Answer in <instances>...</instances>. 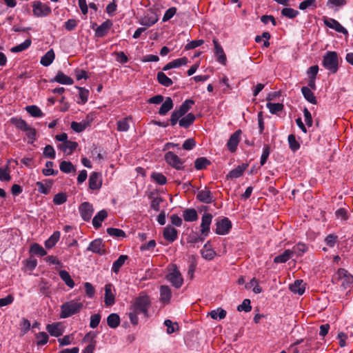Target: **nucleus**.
<instances>
[{
  "mask_svg": "<svg viewBox=\"0 0 353 353\" xmlns=\"http://www.w3.org/2000/svg\"><path fill=\"white\" fill-rule=\"evenodd\" d=\"M307 250V246L305 244H304L303 243H299L293 247V248L291 251L292 252V254H295L297 256H301Z\"/></svg>",
  "mask_w": 353,
  "mask_h": 353,
  "instance_id": "49",
  "label": "nucleus"
},
{
  "mask_svg": "<svg viewBox=\"0 0 353 353\" xmlns=\"http://www.w3.org/2000/svg\"><path fill=\"white\" fill-rule=\"evenodd\" d=\"M266 106L272 114H276L277 112L282 111L283 109V105L280 103H274L269 102L266 104Z\"/></svg>",
  "mask_w": 353,
  "mask_h": 353,
  "instance_id": "54",
  "label": "nucleus"
},
{
  "mask_svg": "<svg viewBox=\"0 0 353 353\" xmlns=\"http://www.w3.org/2000/svg\"><path fill=\"white\" fill-rule=\"evenodd\" d=\"M168 280L172 283L176 288H179L182 284L183 279L179 270L175 268L167 275Z\"/></svg>",
  "mask_w": 353,
  "mask_h": 353,
  "instance_id": "10",
  "label": "nucleus"
},
{
  "mask_svg": "<svg viewBox=\"0 0 353 353\" xmlns=\"http://www.w3.org/2000/svg\"><path fill=\"white\" fill-rule=\"evenodd\" d=\"M158 82L165 87H169L173 84L172 80L167 77L164 72H159L157 75Z\"/></svg>",
  "mask_w": 353,
  "mask_h": 353,
  "instance_id": "37",
  "label": "nucleus"
},
{
  "mask_svg": "<svg viewBox=\"0 0 353 353\" xmlns=\"http://www.w3.org/2000/svg\"><path fill=\"white\" fill-rule=\"evenodd\" d=\"M60 232L59 231L54 232L45 242V246L50 249L55 245L60 238Z\"/></svg>",
  "mask_w": 353,
  "mask_h": 353,
  "instance_id": "41",
  "label": "nucleus"
},
{
  "mask_svg": "<svg viewBox=\"0 0 353 353\" xmlns=\"http://www.w3.org/2000/svg\"><path fill=\"white\" fill-rule=\"evenodd\" d=\"M78 144L75 141H67L58 145V148L67 154H71L77 148Z\"/></svg>",
  "mask_w": 353,
  "mask_h": 353,
  "instance_id": "23",
  "label": "nucleus"
},
{
  "mask_svg": "<svg viewBox=\"0 0 353 353\" xmlns=\"http://www.w3.org/2000/svg\"><path fill=\"white\" fill-rule=\"evenodd\" d=\"M67 201V195L65 193L59 192L54 195L53 202L55 205H61Z\"/></svg>",
  "mask_w": 353,
  "mask_h": 353,
  "instance_id": "59",
  "label": "nucleus"
},
{
  "mask_svg": "<svg viewBox=\"0 0 353 353\" xmlns=\"http://www.w3.org/2000/svg\"><path fill=\"white\" fill-rule=\"evenodd\" d=\"M32 7L33 13L37 17H46L51 13L50 7L41 1H34Z\"/></svg>",
  "mask_w": 353,
  "mask_h": 353,
  "instance_id": "8",
  "label": "nucleus"
},
{
  "mask_svg": "<svg viewBox=\"0 0 353 353\" xmlns=\"http://www.w3.org/2000/svg\"><path fill=\"white\" fill-rule=\"evenodd\" d=\"M150 305V300L148 296L143 295L137 297L130 307L128 316L131 323L133 325L138 324V314H143L145 316H148Z\"/></svg>",
  "mask_w": 353,
  "mask_h": 353,
  "instance_id": "1",
  "label": "nucleus"
},
{
  "mask_svg": "<svg viewBox=\"0 0 353 353\" xmlns=\"http://www.w3.org/2000/svg\"><path fill=\"white\" fill-rule=\"evenodd\" d=\"M163 236L168 241L172 243L177 239L178 232L174 228L167 225L163 230Z\"/></svg>",
  "mask_w": 353,
  "mask_h": 353,
  "instance_id": "20",
  "label": "nucleus"
},
{
  "mask_svg": "<svg viewBox=\"0 0 353 353\" xmlns=\"http://www.w3.org/2000/svg\"><path fill=\"white\" fill-rule=\"evenodd\" d=\"M87 125L86 123H78L76 121H72L71 123V128L77 132H83L87 128Z\"/></svg>",
  "mask_w": 353,
  "mask_h": 353,
  "instance_id": "63",
  "label": "nucleus"
},
{
  "mask_svg": "<svg viewBox=\"0 0 353 353\" xmlns=\"http://www.w3.org/2000/svg\"><path fill=\"white\" fill-rule=\"evenodd\" d=\"M112 26L111 20L108 19L102 23L95 30V36L102 37L105 36Z\"/></svg>",
  "mask_w": 353,
  "mask_h": 353,
  "instance_id": "21",
  "label": "nucleus"
},
{
  "mask_svg": "<svg viewBox=\"0 0 353 353\" xmlns=\"http://www.w3.org/2000/svg\"><path fill=\"white\" fill-rule=\"evenodd\" d=\"M128 119L125 118L123 119L117 121V130L119 132H126L129 129Z\"/></svg>",
  "mask_w": 353,
  "mask_h": 353,
  "instance_id": "58",
  "label": "nucleus"
},
{
  "mask_svg": "<svg viewBox=\"0 0 353 353\" xmlns=\"http://www.w3.org/2000/svg\"><path fill=\"white\" fill-rule=\"evenodd\" d=\"M54 165L52 161H47L46 163V168L43 169L42 173L45 176L56 175L58 173L57 170H54L52 168Z\"/></svg>",
  "mask_w": 353,
  "mask_h": 353,
  "instance_id": "55",
  "label": "nucleus"
},
{
  "mask_svg": "<svg viewBox=\"0 0 353 353\" xmlns=\"http://www.w3.org/2000/svg\"><path fill=\"white\" fill-rule=\"evenodd\" d=\"M183 219L185 221L192 222L197 220L198 214L194 209H186L183 211Z\"/></svg>",
  "mask_w": 353,
  "mask_h": 353,
  "instance_id": "35",
  "label": "nucleus"
},
{
  "mask_svg": "<svg viewBox=\"0 0 353 353\" xmlns=\"http://www.w3.org/2000/svg\"><path fill=\"white\" fill-rule=\"evenodd\" d=\"M194 104V101L192 99H186L182 103L179 109L172 112L170 121L171 125H175L179 119L185 115V114L190 110L192 106Z\"/></svg>",
  "mask_w": 353,
  "mask_h": 353,
  "instance_id": "4",
  "label": "nucleus"
},
{
  "mask_svg": "<svg viewBox=\"0 0 353 353\" xmlns=\"http://www.w3.org/2000/svg\"><path fill=\"white\" fill-rule=\"evenodd\" d=\"M334 280L341 282L343 288L346 289L353 282V276L345 269L339 268L334 276Z\"/></svg>",
  "mask_w": 353,
  "mask_h": 353,
  "instance_id": "5",
  "label": "nucleus"
},
{
  "mask_svg": "<svg viewBox=\"0 0 353 353\" xmlns=\"http://www.w3.org/2000/svg\"><path fill=\"white\" fill-rule=\"evenodd\" d=\"M43 154L46 158L54 159L55 158V151L51 145H47L43 150Z\"/></svg>",
  "mask_w": 353,
  "mask_h": 353,
  "instance_id": "61",
  "label": "nucleus"
},
{
  "mask_svg": "<svg viewBox=\"0 0 353 353\" xmlns=\"http://www.w3.org/2000/svg\"><path fill=\"white\" fill-rule=\"evenodd\" d=\"M232 228V223L228 218L224 217L216 222L215 232L219 235H225L229 233Z\"/></svg>",
  "mask_w": 353,
  "mask_h": 353,
  "instance_id": "7",
  "label": "nucleus"
},
{
  "mask_svg": "<svg viewBox=\"0 0 353 353\" xmlns=\"http://www.w3.org/2000/svg\"><path fill=\"white\" fill-rule=\"evenodd\" d=\"M102 185L101 174L99 172H92L89 177V188L92 190H99Z\"/></svg>",
  "mask_w": 353,
  "mask_h": 353,
  "instance_id": "13",
  "label": "nucleus"
},
{
  "mask_svg": "<svg viewBox=\"0 0 353 353\" xmlns=\"http://www.w3.org/2000/svg\"><path fill=\"white\" fill-rule=\"evenodd\" d=\"M55 54L52 49L48 50L41 58L40 63L42 65L48 67L54 61Z\"/></svg>",
  "mask_w": 353,
  "mask_h": 353,
  "instance_id": "33",
  "label": "nucleus"
},
{
  "mask_svg": "<svg viewBox=\"0 0 353 353\" xmlns=\"http://www.w3.org/2000/svg\"><path fill=\"white\" fill-rule=\"evenodd\" d=\"M83 307V303L76 300L65 302L61 305L60 318L65 319L78 314L82 310Z\"/></svg>",
  "mask_w": 353,
  "mask_h": 353,
  "instance_id": "2",
  "label": "nucleus"
},
{
  "mask_svg": "<svg viewBox=\"0 0 353 353\" xmlns=\"http://www.w3.org/2000/svg\"><path fill=\"white\" fill-rule=\"evenodd\" d=\"M288 143L290 148L295 152L300 148V144L298 143V141L296 140V137L294 134H290L288 136Z\"/></svg>",
  "mask_w": 353,
  "mask_h": 353,
  "instance_id": "57",
  "label": "nucleus"
},
{
  "mask_svg": "<svg viewBox=\"0 0 353 353\" xmlns=\"http://www.w3.org/2000/svg\"><path fill=\"white\" fill-rule=\"evenodd\" d=\"M108 325L111 328H116L120 324V318L117 314H110L107 318Z\"/></svg>",
  "mask_w": 353,
  "mask_h": 353,
  "instance_id": "42",
  "label": "nucleus"
},
{
  "mask_svg": "<svg viewBox=\"0 0 353 353\" xmlns=\"http://www.w3.org/2000/svg\"><path fill=\"white\" fill-rule=\"evenodd\" d=\"M26 110L34 117H41L43 116V114L41 109L38 108L37 105H28L26 107Z\"/></svg>",
  "mask_w": 353,
  "mask_h": 353,
  "instance_id": "46",
  "label": "nucleus"
},
{
  "mask_svg": "<svg viewBox=\"0 0 353 353\" xmlns=\"http://www.w3.org/2000/svg\"><path fill=\"white\" fill-rule=\"evenodd\" d=\"M324 23L327 27L334 29L338 32L343 33L344 34H348L347 30L343 26H341L339 22L334 19H325Z\"/></svg>",
  "mask_w": 353,
  "mask_h": 353,
  "instance_id": "19",
  "label": "nucleus"
},
{
  "mask_svg": "<svg viewBox=\"0 0 353 353\" xmlns=\"http://www.w3.org/2000/svg\"><path fill=\"white\" fill-rule=\"evenodd\" d=\"M241 134V130H238L230 136L228 141L227 147L231 152H234L236 150L238 144L240 141Z\"/></svg>",
  "mask_w": 353,
  "mask_h": 353,
  "instance_id": "12",
  "label": "nucleus"
},
{
  "mask_svg": "<svg viewBox=\"0 0 353 353\" xmlns=\"http://www.w3.org/2000/svg\"><path fill=\"white\" fill-rule=\"evenodd\" d=\"M87 250L100 255L105 253V245L101 239H97L91 241L87 248Z\"/></svg>",
  "mask_w": 353,
  "mask_h": 353,
  "instance_id": "11",
  "label": "nucleus"
},
{
  "mask_svg": "<svg viewBox=\"0 0 353 353\" xmlns=\"http://www.w3.org/2000/svg\"><path fill=\"white\" fill-rule=\"evenodd\" d=\"M36 337L37 339V343L38 345H43L48 341V335L44 332H39Z\"/></svg>",
  "mask_w": 353,
  "mask_h": 353,
  "instance_id": "64",
  "label": "nucleus"
},
{
  "mask_svg": "<svg viewBox=\"0 0 353 353\" xmlns=\"http://www.w3.org/2000/svg\"><path fill=\"white\" fill-rule=\"evenodd\" d=\"M292 255V252L290 250H286L281 254L276 256L274 259V262L276 263H285L291 258Z\"/></svg>",
  "mask_w": 353,
  "mask_h": 353,
  "instance_id": "40",
  "label": "nucleus"
},
{
  "mask_svg": "<svg viewBox=\"0 0 353 353\" xmlns=\"http://www.w3.org/2000/svg\"><path fill=\"white\" fill-rule=\"evenodd\" d=\"M247 168V165H238L234 169L232 170L228 174L227 179H236L243 175L244 171Z\"/></svg>",
  "mask_w": 353,
  "mask_h": 353,
  "instance_id": "31",
  "label": "nucleus"
},
{
  "mask_svg": "<svg viewBox=\"0 0 353 353\" xmlns=\"http://www.w3.org/2000/svg\"><path fill=\"white\" fill-rule=\"evenodd\" d=\"M212 215L209 213H205L202 216L201 223V232L202 234L208 236L210 232V226L212 223Z\"/></svg>",
  "mask_w": 353,
  "mask_h": 353,
  "instance_id": "16",
  "label": "nucleus"
},
{
  "mask_svg": "<svg viewBox=\"0 0 353 353\" xmlns=\"http://www.w3.org/2000/svg\"><path fill=\"white\" fill-rule=\"evenodd\" d=\"M201 254L206 260H212L216 255V252L211 248L210 241H208L201 250Z\"/></svg>",
  "mask_w": 353,
  "mask_h": 353,
  "instance_id": "27",
  "label": "nucleus"
},
{
  "mask_svg": "<svg viewBox=\"0 0 353 353\" xmlns=\"http://www.w3.org/2000/svg\"><path fill=\"white\" fill-rule=\"evenodd\" d=\"M196 117L194 114L188 113L185 116L184 115L181 118H180L178 121L179 125L180 127L183 128H189L195 121Z\"/></svg>",
  "mask_w": 353,
  "mask_h": 353,
  "instance_id": "25",
  "label": "nucleus"
},
{
  "mask_svg": "<svg viewBox=\"0 0 353 353\" xmlns=\"http://www.w3.org/2000/svg\"><path fill=\"white\" fill-rule=\"evenodd\" d=\"M270 147L269 145H265L263 148V152H262V154H261V161H260V164L261 165H263L268 157H269V155H270Z\"/></svg>",
  "mask_w": 353,
  "mask_h": 353,
  "instance_id": "60",
  "label": "nucleus"
},
{
  "mask_svg": "<svg viewBox=\"0 0 353 353\" xmlns=\"http://www.w3.org/2000/svg\"><path fill=\"white\" fill-rule=\"evenodd\" d=\"M76 88L79 91V95L80 101H77V103H82V104L85 103L88 100V96H89L88 90H87L84 88L79 87V86H77Z\"/></svg>",
  "mask_w": 353,
  "mask_h": 353,
  "instance_id": "47",
  "label": "nucleus"
},
{
  "mask_svg": "<svg viewBox=\"0 0 353 353\" xmlns=\"http://www.w3.org/2000/svg\"><path fill=\"white\" fill-rule=\"evenodd\" d=\"M52 82H57L63 85H72L74 83L73 79L65 75L63 72L59 71L57 75L51 80Z\"/></svg>",
  "mask_w": 353,
  "mask_h": 353,
  "instance_id": "22",
  "label": "nucleus"
},
{
  "mask_svg": "<svg viewBox=\"0 0 353 353\" xmlns=\"http://www.w3.org/2000/svg\"><path fill=\"white\" fill-rule=\"evenodd\" d=\"M59 276L65 282V285L70 288H74V282L70 274L66 270H61L59 272Z\"/></svg>",
  "mask_w": 353,
  "mask_h": 353,
  "instance_id": "43",
  "label": "nucleus"
},
{
  "mask_svg": "<svg viewBox=\"0 0 353 353\" xmlns=\"http://www.w3.org/2000/svg\"><path fill=\"white\" fill-rule=\"evenodd\" d=\"M210 164V161L205 157L197 158L194 161V167L197 170H203Z\"/></svg>",
  "mask_w": 353,
  "mask_h": 353,
  "instance_id": "44",
  "label": "nucleus"
},
{
  "mask_svg": "<svg viewBox=\"0 0 353 353\" xmlns=\"http://www.w3.org/2000/svg\"><path fill=\"white\" fill-rule=\"evenodd\" d=\"M299 14V12L298 10H294L291 8H284L281 10V14L285 17L289 18V19H294Z\"/></svg>",
  "mask_w": 353,
  "mask_h": 353,
  "instance_id": "53",
  "label": "nucleus"
},
{
  "mask_svg": "<svg viewBox=\"0 0 353 353\" xmlns=\"http://www.w3.org/2000/svg\"><path fill=\"white\" fill-rule=\"evenodd\" d=\"M323 66L331 73H336L339 69V57L334 51H328L323 56Z\"/></svg>",
  "mask_w": 353,
  "mask_h": 353,
  "instance_id": "3",
  "label": "nucleus"
},
{
  "mask_svg": "<svg viewBox=\"0 0 353 353\" xmlns=\"http://www.w3.org/2000/svg\"><path fill=\"white\" fill-rule=\"evenodd\" d=\"M52 184V181L50 179L45 180V183L41 181H37L36 185L38 188V191L43 194H48L50 192V188Z\"/></svg>",
  "mask_w": 353,
  "mask_h": 353,
  "instance_id": "34",
  "label": "nucleus"
},
{
  "mask_svg": "<svg viewBox=\"0 0 353 353\" xmlns=\"http://www.w3.org/2000/svg\"><path fill=\"white\" fill-rule=\"evenodd\" d=\"M226 311L221 307H218L216 310H213L208 313V315L214 320H221L226 316Z\"/></svg>",
  "mask_w": 353,
  "mask_h": 353,
  "instance_id": "38",
  "label": "nucleus"
},
{
  "mask_svg": "<svg viewBox=\"0 0 353 353\" xmlns=\"http://www.w3.org/2000/svg\"><path fill=\"white\" fill-rule=\"evenodd\" d=\"M31 40L28 39L23 43L11 48L12 52H19L28 49L31 45Z\"/></svg>",
  "mask_w": 353,
  "mask_h": 353,
  "instance_id": "48",
  "label": "nucleus"
},
{
  "mask_svg": "<svg viewBox=\"0 0 353 353\" xmlns=\"http://www.w3.org/2000/svg\"><path fill=\"white\" fill-rule=\"evenodd\" d=\"M30 252L36 255L43 256L46 255L47 252L44 248L38 243H34L30 247Z\"/></svg>",
  "mask_w": 353,
  "mask_h": 353,
  "instance_id": "51",
  "label": "nucleus"
},
{
  "mask_svg": "<svg viewBox=\"0 0 353 353\" xmlns=\"http://www.w3.org/2000/svg\"><path fill=\"white\" fill-rule=\"evenodd\" d=\"M60 170L63 173L75 172L76 169L70 161H63L59 165Z\"/></svg>",
  "mask_w": 353,
  "mask_h": 353,
  "instance_id": "45",
  "label": "nucleus"
},
{
  "mask_svg": "<svg viewBox=\"0 0 353 353\" xmlns=\"http://www.w3.org/2000/svg\"><path fill=\"white\" fill-rule=\"evenodd\" d=\"M196 199L199 201L206 204L211 203L213 201L212 194L207 188L199 191L196 194Z\"/></svg>",
  "mask_w": 353,
  "mask_h": 353,
  "instance_id": "18",
  "label": "nucleus"
},
{
  "mask_svg": "<svg viewBox=\"0 0 353 353\" xmlns=\"http://www.w3.org/2000/svg\"><path fill=\"white\" fill-rule=\"evenodd\" d=\"M46 330L50 333L51 336L58 337L63 334V330L60 327V323H52L48 324L46 326Z\"/></svg>",
  "mask_w": 353,
  "mask_h": 353,
  "instance_id": "30",
  "label": "nucleus"
},
{
  "mask_svg": "<svg viewBox=\"0 0 353 353\" xmlns=\"http://www.w3.org/2000/svg\"><path fill=\"white\" fill-rule=\"evenodd\" d=\"M158 21V16L153 12H147L140 20V23L146 27H150Z\"/></svg>",
  "mask_w": 353,
  "mask_h": 353,
  "instance_id": "14",
  "label": "nucleus"
},
{
  "mask_svg": "<svg viewBox=\"0 0 353 353\" xmlns=\"http://www.w3.org/2000/svg\"><path fill=\"white\" fill-rule=\"evenodd\" d=\"M107 233L112 236L116 238L125 237V233L123 230L119 228H109L107 229Z\"/></svg>",
  "mask_w": 353,
  "mask_h": 353,
  "instance_id": "52",
  "label": "nucleus"
},
{
  "mask_svg": "<svg viewBox=\"0 0 353 353\" xmlns=\"http://www.w3.org/2000/svg\"><path fill=\"white\" fill-rule=\"evenodd\" d=\"M213 43L214 46V54L216 57L217 61L223 65H225L226 56L223 48L221 46V45L219 43L218 41L216 39H213Z\"/></svg>",
  "mask_w": 353,
  "mask_h": 353,
  "instance_id": "17",
  "label": "nucleus"
},
{
  "mask_svg": "<svg viewBox=\"0 0 353 353\" xmlns=\"http://www.w3.org/2000/svg\"><path fill=\"white\" fill-rule=\"evenodd\" d=\"M290 290L294 294L302 295L305 292V287L303 280L297 279L290 285Z\"/></svg>",
  "mask_w": 353,
  "mask_h": 353,
  "instance_id": "26",
  "label": "nucleus"
},
{
  "mask_svg": "<svg viewBox=\"0 0 353 353\" xmlns=\"http://www.w3.org/2000/svg\"><path fill=\"white\" fill-rule=\"evenodd\" d=\"M113 285L110 283L106 284L104 287L105 296L104 302L105 305L111 306L115 303V296L112 292Z\"/></svg>",
  "mask_w": 353,
  "mask_h": 353,
  "instance_id": "15",
  "label": "nucleus"
},
{
  "mask_svg": "<svg viewBox=\"0 0 353 353\" xmlns=\"http://www.w3.org/2000/svg\"><path fill=\"white\" fill-rule=\"evenodd\" d=\"M301 92L304 97V98L309 101L310 103L312 104H316V99L314 94V93L312 92V90L308 87H303L301 88Z\"/></svg>",
  "mask_w": 353,
  "mask_h": 353,
  "instance_id": "36",
  "label": "nucleus"
},
{
  "mask_svg": "<svg viewBox=\"0 0 353 353\" xmlns=\"http://www.w3.org/2000/svg\"><path fill=\"white\" fill-rule=\"evenodd\" d=\"M252 306L250 305V299H245L243 301L242 303L238 305L237 310L239 312L244 311L248 312L251 311Z\"/></svg>",
  "mask_w": 353,
  "mask_h": 353,
  "instance_id": "62",
  "label": "nucleus"
},
{
  "mask_svg": "<svg viewBox=\"0 0 353 353\" xmlns=\"http://www.w3.org/2000/svg\"><path fill=\"white\" fill-rule=\"evenodd\" d=\"M172 297V292L170 288L167 285H161L160 287V300L164 304L170 303Z\"/></svg>",
  "mask_w": 353,
  "mask_h": 353,
  "instance_id": "24",
  "label": "nucleus"
},
{
  "mask_svg": "<svg viewBox=\"0 0 353 353\" xmlns=\"http://www.w3.org/2000/svg\"><path fill=\"white\" fill-rule=\"evenodd\" d=\"M79 210L81 218L85 221H89L91 219L94 212V208L91 203L89 202L82 203L79 205Z\"/></svg>",
  "mask_w": 353,
  "mask_h": 353,
  "instance_id": "9",
  "label": "nucleus"
},
{
  "mask_svg": "<svg viewBox=\"0 0 353 353\" xmlns=\"http://www.w3.org/2000/svg\"><path fill=\"white\" fill-rule=\"evenodd\" d=\"M151 178L154 181L161 185H165L167 182L166 177L163 174L159 172H152L151 174Z\"/></svg>",
  "mask_w": 353,
  "mask_h": 353,
  "instance_id": "50",
  "label": "nucleus"
},
{
  "mask_svg": "<svg viewBox=\"0 0 353 353\" xmlns=\"http://www.w3.org/2000/svg\"><path fill=\"white\" fill-rule=\"evenodd\" d=\"M128 256L125 254L120 255L119 257L113 263L112 266V272L118 274L121 268L124 265Z\"/></svg>",
  "mask_w": 353,
  "mask_h": 353,
  "instance_id": "32",
  "label": "nucleus"
},
{
  "mask_svg": "<svg viewBox=\"0 0 353 353\" xmlns=\"http://www.w3.org/2000/svg\"><path fill=\"white\" fill-rule=\"evenodd\" d=\"M108 213L106 210H100L93 218L92 225L94 228L98 229L101 226L102 222L106 219Z\"/></svg>",
  "mask_w": 353,
  "mask_h": 353,
  "instance_id": "28",
  "label": "nucleus"
},
{
  "mask_svg": "<svg viewBox=\"0 0 353 353\" xmlns=\"http://www.w3.org/2000/svg\"><path fill=\"white\" fill-rule=\"evenodd\" d=\"M173 106L172 99L170 97H166L159 108V114L162 116L167 114L173 108Z\"/></svg>",
  "mask_w": 353,
  "mask_h": 353,
  "instance_id": "29",
  "label": "nucleus"
},
{
  "mask_svg": "<svg viewBox=\"0 0 353 353\" xmlns=\"http://www.w3.org/2000/svg\"><path fill=\"white\" fill-rule=\"evenodd\" d=\"M165 160L168 164L176 170L183 168V161L172 152H168L165 154Z\"/></svg>",
  "mask_w": 353,
  "mask_h": 353,
  "instance_id": "6",
  "label": "nucleus"
},
{
  "mask_svg": "<svg viewBox=\"0 0 353 353\" xmlns=\"http://www.w3.org/2000/svg\"><path fill=\"white\" fill-rule=\"evenodd\" d=\"M11 123L14 124L17 128L22 131H26L29 129L30 125L26 121L21 118L13 117L11 119Z\"/></svg>",
  "mask_w": 353,
  "mask_h": 353,
  "instance_id": "39",
  "label": "nucleus"
},
{
  "mask_svg": "<svg viewBox=\"0 0 353 353\" xmlns=\"http://www.w3.org/2000/svg\"><path fill=\"white\" fill-rule=\"evenodd\" d=\"M11 179L8 165L0 168V181H9Z\"/></svg>",
  "mask_w": 353,
  "mask_h": 353,
  "instance_id": "56",
  "label": "nucleus"
}]
</instances>
